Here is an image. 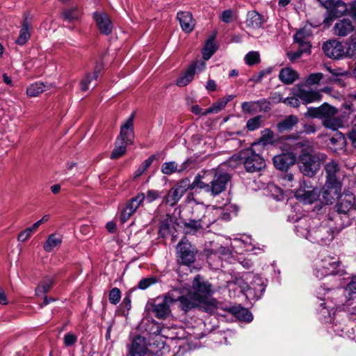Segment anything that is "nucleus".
<instances>
[{
	"label": "nucleus",
	"instance_id": "f257e3e1",
	"mask_svg": "<svg viewBox=\"0 0 356 356\" xmlns=\"http://www.w3.org/2000/svg\"><path fill=\"white\" fill-rule=\"evenodd\" d=\"M307 141L300 140L293 135L283 139V146L281 147L283 153L273 157V164L280 170L286 171L291 165H294L296 161V155L291 152L306 145Z\"/></svg>",
	"mask_w": 356,
	"mask_h": 356
},
{
	"label": "nucleus",
	"instance_id": "c9c22d12",
	"mask_svg": "<svg viewBox=\"0 0 356 356\" xmlns=\"http://www.w3.org/2000/svg\"><path fill=\"white\" fill-rule=\"evenodd\" d=\"M54 284L52 277H47L44 278L35 289V293L38 296L42 295L48 292Z\"/></svg>",
	"mask_w": 356,
	"mask_h": 356
},
{
	"label": "nucleus",
	"instance_id": "603ef678",
	"mask_svg": "<svg viewBox=\"0 0 356 356\" xmlns=\"http://www.w3.org/2000/svg\"><path fill=\"white\" fill-rule=\"evenodd\" d=\"M157 279L155 277H149L142 279L138 284V288L141 290H145L150 286L156 284Z\"/></svg>",
	"mask_w": 356,
	"mask_h": 356
},
{
	"label": "nucleus",
	"instance_id": "0eeeda50",
	"mask_svg": "<svg viewBox=\"0 0 356 356\" xmlns=\"http://www.w3.org/2000/svg\"><path fill=\"white\" fill-rule=\"evenodd\" d=\"M326 173V181L318 199L321 203L330 205L332 204L334 199V162L331 161L325 167Z\"/></svg>",
	"mask_w": 356,
	"mask_h": 356
},
{
	"label": "nucleus",
	"instance_id": "7ed1b4c3",
	"mask_svg": "<svg viewBox=\"0 0 356 356\" xmlns=\"http://www.w3.org/2000/svg\"><path fill=\"white\" fill-rule=\"evenodd\" d=\"M175 254L178 264L191 266L196 260L197 250L188 240L184 238L176 245Z\"/></svg>",
	"mask_w": 356,
	"mask_h": 356
},
{
	"label": "nucleus",
	"instance_id": "a878e982",
	"mask_svg": "<svg viewBox=\"0 0 356 356\" xmlns=\"http://www.w3.org/2000/svg\"><path fill=\"white\" fill-rule=\"evenodd\" d=\"M299 78V74L295 70L286 67L282 68L279 74L280 80L284 84H292Z\"/></svg>",
	"mask_w": 356,
	"mask_h": 356
},
{
	"label": "nucleus",
	"instance_id": "6ab92c4d",
	"mask_svg": "<svg viewBox=\"0 0 356 356\" xmlns=\"http://www.w3.org/2000/svg\"><path fill=\"white\" fill-rule=\"evenodd\" d=\"M296 197L298 200L305 204H312L319 197V193L317 188L307 187V189L300 188L296 192Z\"/></svg>",
	"mask_w": 356,
	"mask_h": 356
},
{
	"label": "nucleus",
	"instance_id": "e2e57ef3",
	"mask_svg": "<svg viewBox=\"0 0 356 356\" xmlns=\"http://www.w3.org/2000/svg\"><path fill=\"white\" fill-rule=\"evenodd\" d=\"M283 103L295 108L298 107L300 105V101L298 96L284 98L283 99Z\"/></svg>",
	"mask_w": 356,
	"mask_h": 356
},
{
	"label": "nucleus",
	"instance_id": "473e14b6",
	"mask_svg": "<svg viewBox=\"0 0 356 356\" xmlns=\"http://www.w3.org/2000/svg\"><path fill=\"white\" fill-rule=\"evenodd\" d=\"M63 19L67 22L78 21L81 16V11L78 7L65 9L63 11Z\"/></svg>",
	"mask_w": 356,
	"mask_h": 356
},
{
	"label": "nucleus",
	"instance_id": "f03ea898",
	"mask_svg": "<svg viewBox=\"0 0 356 356\" xmlns=\"http://www.w3.org/2000/svg\"><path fill=\"white\" fill-rule=\"evenodd\" d=\"M189 291L207 309L215 305L216 300L211 298L212 286L200 275L194 277Z\"/></svg>",
	"mask_w": 356,
	"mask_h": 356
},
{
	"label": "nucleus",
	"instance_id": "f3484780",
	"mask_svg": "<svg viewBox=\"0 0 356 356\" xmlns=\"http://www.w3.org/2000/svg\"><path fill=\"white\" fill-rule=\"evenodd\" d=\"M266 284L264 279L259 275H254L250 282L248 293L249 296H252L255 299H259L266 290Z\"/></svg>",
	"mask_w": 356,
	"mask_h": 356
},
{
	"label": "nucleus",
	"instance_id": "7c9ffc66",
	"mask_svg": "<svg viewBox=\"0 0 356 356\" xmlns=\"http://www.w3.org/2000/svg\"><path fill=\"white\" fill-rule=\"evenodd\" d=\"M62 241V236L57 234H52L49 236L47 241L43 245V248L46 252H51L60 246Z\"/></svg>",
	"mask_w": 356,
	"mask_h": 356
},
{
	"label": "nucleus",
	"instance_id": "393cba45",
	"mask_svg": "<svg viewBox=\"0 0 356 356\" xmlns=\"http://www.w3.org/2000/svg\"><path fill=\"white\" fill-rule=\"evenodd\" d=\"M227 311L233 314L241 321L249 323L252 321V313L246 308L241 306H232L227 309Z\"/></svg>",
	"mask_w": 356,
	"mask_h": 356
},
{
	"label": "nucleus",
	"instance_id": "79ce46f5",
	"mask_svg": "<svg viewBox=\"0 0 356 356\" xmlns=\"http://www.w3.org/2000/svg\"><path fill=\"white\" fill-rule=\"evenodd\" d=\"M202 177L200 175L197 174L192 183L189 181V186L188 190H193L195 188H199L200 189H204V191L208 193L209 184H206L203 182L202 180Z\"/></svg>",
	"mask_w": 356,
	"mask_h": 356
},
{
	"label": "nucleus",
	"instance_id": "3c124183",
	"mask_svg": "<svg viewBox=\"0 0 356 356\" xmlns=\"http://www.w3.org/2000/svg\"><path fill=\"white\" fill-rule=\"evenodd\" d=\"M272 72V67H268L265 70H263L252 76L250 79V81H253L254 83H259L261 81L264 77L270 74Z\"/></svg>",
	"mask_w": 356,
	"mask_h": 356
},
{
	"label": "nucleus",
	"instance_id": "b1692460",
	"mask_svg": "<svg viewBox=\"0 0 356 356\" xmlns=\"http://www.w3.org/2000/svg\"><path fill=\"white\" fill-rule=\"evenodd\" d=\"M318 1L327 10L322 25L323 29L328 28L334 21V0H318Z\"/></svg>",
	"mask_w": 356,
	"mask_h": 356
},
{
	"label": "nucleus",
	"instance_id": "680f3d73",
	"mask_svg": "<svg viewBox=\"0 0 356 356\" xmlns=\"http://www.w3.org/2000/svg\"><path fill=\"white\" fill-rule=\"evenodd\" d=\"M32 16L29 13H24L23 15V21L22 22V29H30L31 27Z\"/></svg>",
	"mask_w": 356,
	"mask_h": 356
},
{
	"label": "nucleus",
	"instance_id": "39448f33",
	"mask_svg": "<svg viewBox=\"0 0 356 356\" xmlns=\"http://www.w3.org/2000/svg\"><path fill=\"white\" fill-rule=\"evenodd\" d=\"M305 115L320 119L325 127L334 130V107L327 103H324L319 107L308 108Z\"/></svg>",
	"mask_w": 356,
	"mask_h": 356
},
{
	"label": "nucleus",
	"instance_id": "f8f14e48",
	"mask_svg": "<svg viewBox=\"0 0 356 356\" xmlns=\"http://www.w3.org/2000/svg\"><path fill=\"white\" fill-rule=\"evenodd\" d=\"M175 301L179 302V308L184 312H187L194 309H200L203 310L208 309L203 304H202L195 296L188 291L185 296H181Z\"/></svg>",
	"mask_w": 356,
	"mask_h": 356
},
{
	"label": "nucleus",
	"instance_id": "6e6d98bb",
	"mask_svg": "<svg viewBox=\"0 0 356 356\" xmlns=\"http://www.w3.org/2000/svg\"><path fill=\"white\" fill-rule=\"evenodd\" d=\"M29 29H21L19 35L16 40V43L19 45L25 44L30 38Z\"/></svg>",
	"mask_w": 356,
	"mask_h": 356
},
{
	"label": "nucleus",
	"instance_id": "49530a36",
	"mask_svg": "<svg viewBox=\"0 0 356 356\" xmlns=\"http://www.w3.org/2000/svg\"><path fill=\"white\" fill-rule=\"evenodd\" d=\"M154 156H152L145 160L143 163L138 167V168L134 172V177H138L140 175H142L147 170V168L151 165V164L153 162Z\"/></svg>",
	"mask_w": 356,
	"mask_h": 356
},
{
	"label": "nucleus",
	"instance_id": "2f4dec72",
	"mask_svg": "<svg viewBox=\"0 0 356 356\" xmlns=\"http://www.w3.org/2000/svg\"><path fill=\"white\" fill-rule=\"evenodd\" d=\"M354 197L352 194L341 195L339 198V202L337 204V211L339 213H346L353 207Z\"/></svg>",
	"mask_w": 356,
	"mask_h": 356
},
{
	"label": "nucleus",
	"instance_id": "c03bdc74",
	"mask_svg": "<svg viewBox=\"0 0 356 356\" xmlns=\"http://www.w3.org/2000/svg\"><path fill=\"white\" fill-rule=\"evenodd\" d=\"M161 170L164 175H170L178 172V165L175 161L165 162L162 164Z\"/></svg>",
	"mask_w": 356,
	"mask_h": 356
},
{
	"label": "nucleus",
	"instance_id": "4468645a",
	"mask_svg": "<svg viewBox=\"0 0 356 356\" xmlns=\"http://www.w3.org/2000/svg\"><path fill=\"white\" fill-rule=\"evenodd\" d=\"M93 19L99 31L104 35H109L113 30V23L109 16L104 12L93 13Z\"/></svg>",
	"mask_w": 356,
	"mask_h": 356
},
{
	"label": "nucleus",
	"instance_id": "5701e85b",
	"mask_svg": "<svg viewBox=\"0 0 356 356\" xmlns=\"http://www.w3.org/2000/svg\"><path fill=\"white\" fill-rule=\"evenodd\" d=\"M177 17L184 31L190 33L193 30L195 22L191 13L184 11L179 12L177 15Z\"/></svg>",
	"mask_w": 356,
	"mask_h": 356
},
{
	"label": "nucleus",
	"instance_id": "9b49d317",
	"mask_svg": "<svg viewBox=\"0 0 356 356\" xmlns=\"http://www.w3.org/2000/svg\"><path fill=\"white\" fill-rule=\"evenodd\" d=\"M134 113L129 117L120 128V135L117 137L118 143H124L131 145L134 143Z\"/></svg>",
	"mask_w": 356,
	"mask_h": 356
},
{
	"label": "nucleus",
	"instance_id": "412c9836",
	"mask_svg": "<svg viewBox=\"0 0 356 356\" xmlns=\"http://www.w3.org/2000/svg\"><path fill=\"white\" fill-rule=\"evenodd\" d=\"M147 351L145 339L140 336L135 337L129 346L127 356H144Z\"/></svg>",
	"mask_w": 356,
	"mask_h": 356
},
{
	"label": "nucleus",
	"instance_id": "a18cd8bd",
	"mask_svg": "<svg viewBox=\"0 0 356 356\" xmlns=\"http://www.w3.org/2000/svg\"><path fill=\"white\" fill-rule=\"evenodd\" d=\"M262 118L261 115H257L249 119L246 123L247 129L252 131L259 128L262 122Z\"/></svg>",
	"mask_w": 356,
	"mask_h": 356
},
{
	"label": "nucleus",
	"instance_id": "0e129e2a",
	"mask_svg": "<svg viewBox=\"0 0 356 356\" xmlns=\"http://www.w3.org/2000/svg\"><path fill=\"white\" fill-rule=\"evenodd\" d=\"M159 197H160L159 193L155 190H148L147 192V195L145 196L147 201L149 203L156 200Z\"/></svg>",
	"mask_w": 356,
	"mask_h": 356
},
{
	"label": "nucleus",
	"instance_id": "8fccbe9b",
	"mask_svg": "<svg viewBox=\"0 0 356 356\" xmlns=\"http://www.w3.org/2000/svg\"><path fill=\"white\" fill-rule=\"evenodd\" d=\"M324 77V74L321 72L311 74L305 81L306 86L318 84Z\"/></svg>",
	"mask_w": 356,
	"mask_h": 356
},
{
	"label": "nucleus",
	"instance_id": "13d9d810",
	"mask_svg": "<svg viewBox=\"0 0 356 356\" xmlns=\"http://www.w3.org/2000/svg\"><path fill=\"white\" fill-rule=\"evenodd\" d=\"M258 112H268L270 110V104L266 99L255 101Z\"/></svg>",
	"mask_w": 356,
	"mask_h": 356
},
{
	"label": "nucleus",
	"instance_id": "58836bf2",
	"mask_svg": "<svg viewBox=\"0 0 356 356\" xmlns=\"http://www.w3.org/2000/svg\"><path fill=\"white\" fill-rule=\"evenodd\" d=\"M127 145L128 144L124 143H118V140L116 139L115 143V148L111 154V159H117L122 156L127 151Z\"/></svg>",
	"mask_w": 356,
	"mask_h": 356
},
{
	"label": "nucleus",
	"instance_id": "bf43d9fd",
	"mask_svg": "<svg viewBox=\"0 0 356 356\" xmlns=\"http://www.w3.org/2000/svg\"><path fill=\"white\" fill-rule=\"evenodd\" d=\"M77 341V337L72 332H67L64 335L63 343L67 347H70L75 344Z\"/></svg>",
	"mask_w": 356,
	"mask_h": 356
},
{
	"label": "nucleus",
	"instance_id": "cd10ccee",
	"mask_svg": "<svg viewBox=\"0 0 356 356\" xmlns=\"http://www.w3.org/2000/svg\"><path fill=\"white\" fill-rule=\"evenodd\" d=\"M246 26L252 29H257L262 26L263 19L261 15L255 10L249 11L246 15Z\"/></svg>",
	"mask_w": 356,
	"mask_h": 356
},
{
	"label": "nucleus",
	"instance_id": "72a5a7b5",
	"mask_svg": "<svg viewBox=\"0 0 356 356\" xmlns=\"http://www.w3.org/2000/svg\"><path fill=\"white\" fill-rule=\"evenodd\" d=\"M298 122V118L296 115H289L284 120L277 124V129L280 131H284L291 129Z\"/></svg>",
	"mask_w": 356,
	"mask_h": 356
},
{
	"label": "nucleus",
	"instance_id": "69168bd1",
	"mask_svg": "<svg viewBox=\"0 0 356 356\" xmlns=\"http://www.w3.org/2000/svg\"><path fill=\"white\" fill-rule=\"evenodd\" d=\"M344 54L345 51L343 44L335 40V59L342 57Z\"/></svg>",
	"mask_w": 356,
	"mask_h": 356
},
{
	"label": "nucleus",
	"instance_id": "5fc2aeb1",
	"mask_svg": "<svg viewBox=\"0 0 356 356\" xmlns=\"http://www.w3.org/2000/svg\"><path fill=\"white\" fill-rule=\"evenodd\" d=\"M120 298H121L120 290L117 287L113 288L109 292V295H108L109 302L113 305H116L120 302Z\"/></svg>",
	"mask_w": 356,
	"mask_h": 356
},
{
	"label": "nucleus",
	"instance_id": "e433bc0d",
	"mask_svg": "<svg viewBox=\"0 0 356 356\" xmlns=\"http://www.w3.org/2000/svg\"><path fill=\"white\" fill-rule=\"evenodd\" d=\"M214 37L209 38L202 49V57L204 60H209L216 51V47L213 42Z\"/></svg>",
	"mask_w": 356,
	"mask_h": 356
},
{
	"label": "nucleus",
	"instance_id": "ea45409f",
	"mask_svg": "<svg viewBox=\"0 0 356 356\" xmlns=\"http://www.w3.org/2000/svg\"><path fill=\"white\" fill-rule=\"evenodd\" d=\"M45 85L41 82L31 84L27 89L26 93L30 97H37L44 91Z\"/></svg>",
	"mask_w": 356,
	"mask_h": 356
},
{
	"label": "nucleus",
	"instance_id": "c85d7f7f",
	"mask_svg": "<svg viewBox=\"0 0 356 356\" xmlns=\"http://www.w3.org/2000/svg\"><path fill=\"white\" fill-rule=\"evenodd\" d=\"M353 30V26L347 17L338 19L335 23V34L344 36L348 35Z\"/></svg>",
	"mask_w": 356,
	"mask_h": 356
},
{
	"label": "nucleus",
	"instance_id": "37998d69",
	"mask_svg": "<svg viewBox=\"0 0 356 356\" xmlns=\"http://www.w3.org/2000/svg\"><path fill=\"white\" fill-rule=\"evenodd\" d=\"M245 62L248 65L252 66L260 63V54L258 51H249L245 56Z\"/></svg>",
	"mask_w": 356,
	"mask_h": 356
},
{
	"label": "nucleus",
	"instance_id": "052dcab7",
	"mask_svg": "<svg viewBox=\"0 0 356 356\" xmlns=\"http://www.w3.org/2000/svg\"><path fill=\"white\" fill-rule=\"evenodd\" d=\"M220 19L226 24L231 23L233 21V11L231 9L224 10L220 15Z\"/></svg>",
	"mask_w": 356,
	"mask_h": 356
},
{
	"label": "nucleus",
	"instance_id": "aec40b11",
	"mask_svg": "<svg viewBox=\"0 0 356 356\" xmlns=\"http://www.w3.org/2000/svg\"><path fill=\"white\" fill-rule=\"evenodd\" d=\"M214 222V218L205 221L191 218L188 221H184L183 224L187 232L194 234L202 229L209 228Z\"/></svg>",
	"mask_w": 356,
	"mask_h": 356
},
{
	"label": "nucleus",
	"instance_id": "f704fd0d",
	"mask_svg": "<svg viewBox=\"0 0 356 356\" xmlns=\"http://www.w3.org/2000/svg\"><path fill=\"white\" fill-rule=\"evenodd\" d=\"M318 236L320 237L318 243L321 245H330L334 239V231L332 229H321L318 232Z\"/></svg>",
	"mask_w": 356,
	"mask_h": 356
},
{
	"label": "nucleus",
	"instance_id": "a211bd4d",
	"mask_svg": "<svg viewBox=\"0 0 356 356\" xmlns=\"http://www.w3.org/2000/svg\"><path fill=\"white\" fill-rule=\"evenodd\" d=\"M197 67H199L200 70H202L205 67V63L202 61L193 62V63H191L190 66L188 67L185 74L179 79H177L176 84L179 87H184L188 85L193 80L195 73V69Z\"/></svg>",
	"mask_w": 356,
	"mask_h": 356
},
{
	"label": "nucleus",
	"instance_id": "dca6fc26",
	"mask_svg": "<svg viewBox=\"0 0 356 356\" xmlns=\"http://www.w3.org/2000/svg\"><path fill=\"white\" fill-rule=\"evenodd\" d=\"M294 42L298 44V49L303 54L309 55L311 54L310 35L305 29L297 31L294 36Z\"/></svg>",
	"mask_w": 356,
	"mask_h": 356
},
{
	"label": "nucleus",
	"instance_id": "4c0bfd02",
	"mask_svg": "<svg viewBox=\"0 0 356 356\" xmlns=\"http://www.w3.org/2000/svg\"><path fill=\"white\" fill-rule=\"evenodd\" d=\"M349 14V7L341 0L335 1V19L340 17H347Z\"/></svg>",
	"mask_w": 356,
	"mask_h": 356
},
{
	"label": "nucleus",
	"instance_id": "9d476101",
	"mask_svg": "<svg viewBox=\"0 0 356 356\" xmlns=\"http://www.w3.org/2000/svg\"><path fill=\"white\" fill-rule=\"evenodd\" d=\"M189 179L185 178L179 181L168 193L165 197V203L170 206L175 205L188 190Z\"/></svg>",
	"mask_w": 356,
	"mask_h": 356
},
{
	"label": "nucleus",
	"instance_id": "774afa93",
	"mask_svg": "<svg viewBox=\"0 0 356 356\" xmlns=\"http://www.w3.org/2000/svg\"><path fill=\"white\" fill-rule=\"evenodd\" d=\"M349 137L352 140L353 145L356 148V120L353 122V129L349 134Z\"/></svg>",
	"mask_w": 356,
	"mask_h": 356
},
{
	"label": "nucleus",
	"instance_id": "09e8293b",
	"mask_svg": "<svg viewBox=\"0 0 356 356\" xmlns=\"http://www.w3.org/2000/svg\"><path fill=\"white\" fill-rule=\"evenodd\" d=\"M323 53L329 58L334 56V40L330 39L322 45Z\"/></svg>",
	"mask_w": 356,
	"mask_h": 356
},
{
	"label": "nucleus",
	"instance_id": "c756f323",
	"mask_svg": "<svg viewBox=\"0 0 356 356\" xmlns=\"http://www.w3.org/2000/svg\"><path fill=\"white\" fill-rule=\"evenodd\" d=\"M234 95H229L225 97L219 99L216 102L213 104L211 106L205 110L203 115H208L210 113H218L222 111L227 105V104L234 99Z\"/></svg>",
	"mask_w": 356,
	"mask_h": 356
},
{
	"label": "nucleus",
	"instance_id": "338daca9",
	"mask_svg": "<svg viewBox=\"0 0 356 356\" xmlns=\"http://www.w3.org/2000/svg\"><path fill=\"white\" fill-rule=\"evenodd\" d=\"M32 233L33 232L31 231V229L27 228L19 234L18 240L19 241L24 242L31 237Z\"/></svg>",
	"mask_w": 356,
	"mask_h": 356
},
{
	"label": "nucleus",
	"instance_id": "de8ad7c7",
	"mask_svg": "<svg viewBox=\"0 0 356 356\" xmlns=\"http://www.w3.org/2000/svg\"><path fill=\"white\" fill-rule=\"evenodd\" d=\"M329 299H330L329 297L323 298V300H326L327 302L321 304V306H323V307L320 312V315L321 316V319L326 323H328V322L332 323V318L331 317V314H330V310L326 307L324 306L327 303V302L329 301Z\"/></svg>",
	"mask_w": 356,
	"mask_h": 356
},
{
	"label": "nucleus",
	"instance_id": "1a4fd4ad",
	"mask_svg": "<svg viewBox=\"0 0 356 356\" xmlns=\"http://www.w3.org/2000/svg\"><path fill=\"white\" fill-rule=\"evenodd\" d=\"M229 179L230 176L228 173L221 170L216 171L212 180L209 184L208 193L213 196L218 195L225 190Z\"/></svg>",
	"mask_w": 356,
	"mask_h": 356
},
{
	"label": "nucleus",
	"instance_id": "2eb2a0df",
	"mask_svg": "<svg viewBox=\"0 0 356 356\" xmlns=\"http://www.w3.org/2000/svg\"><path fill=\"white\" fill-rule=\"evenodd\" d=\"M314 275L319 279H323L334 274L333 258L328 257L321 259L314 269Z\"/></svg>",
	"mask_w": 356,
	"mask_h": 356
},
{
	"label": "nucleus",
	"instance_id": "bb28decb",
	"mask_svg": "<svg viewBox=\"0 0 356 356\" xmlns=\"http://www.w3.org/2000/svg\"><path fill=\"white\" fill-rule=\"evenodd\" d=\"M191 214L192 218L205 221L211 219L212 213L208 211L203 204H196L192 207Z\"/></svg>",
	"mask_w": 356,
	"mask_h": 356
},
{
	"label": "nucleus",
	"instance_id": "6e6552de",
	"mask_svg": "<svg viewBox=\"0 0 356 356\" xmlns=\"http://www.w3.org/2000/svg\"><path fill=\"white\" fill-rule=\"evenodd\" d=\"M175 302V300L170 296L165 297L162 300L156 299L153 302H148L146 309L152 312L154 316L159 319H165L170 316L171 310L170 304Z\"/></svg>",
	"mask_w": 356,
	"mask_h": 356
},
{
	"label": "nucleus",
	"instance_id": "423d86ee",
	"mask_svg": "<svg viewBox=\"0 0 356 356\" xmlns=\"http://www.w3.org/2000/svg\"><path fill=\"white\" fill-rule=\"evenodd\" d=\"M325 157L324 155H321V157H319L303 150L298 161L300 170L305 176L313 177L320 169L319 160H324Z\"/></svg>",
	"mask_w": 356,
	"mask_h": 356
},
{
	"label": "nucleus",
	"instance_id": "20e7f679",
	"mask_svg": "<svg viewBox=\"0 0 356 356\" xmlns=\"http://www.w3.org/2000/svg\"><path fill=\"white\" fill-rule=\"evenodd\" d=\"M239 157L244 168L248 172H259L266 167V162L264 158L252 148L241 151L239 154Z\"/></svg>",
	"mask_w": 356,
	"mask_h": 356
},
{
	"label": "nucleus",
	"instance_id": "a19ab883",
	"mask_svg": "<svg viewBox=\"0 0 356 356\" xmlns=\"http://www.w3.org/2000/svg\"><path fill=\"white\" fill-rule=\"evenodd\" d=\"M98 77V72L95 71L92 73L87 74L81 81L80 86L82 91H86L89 88V84L92 80H97Z\"/></svg>",
	"mask_w": 356,
	"mask_h": 356
},
{
	"label": "nucleus",
	"instance_id": "864d4df0",
	"mask_svg": "<svg viewBox=\"0 0 356 356\" xmlns=\"http://www.w3.org/2000/svg\"><path fill=\"white\" fill-rule=\"evenodd\" d=\"M241 108L243 112L254 114L258 112L255 102H245L241 104Z\"/></svg>",
	"mask_w": 356,
	"mask_h": 356
},
{
	"label": "nucleus",
	"instance_id": "4d7b16f0",
	"mask_svg": "<svg viewBox=\"0 0 356 356\" xmlns=\"http://www.w3.org/2000/svg\"><path fill=\"white\" fill-rule=\"evenodd\" d=\"M170 232V224L168 220L161 221L159 225V235L161 237H165Z\"/></svg>",
	"mask_w": 356,
	"mask_h": 356
},
{
	"label": "nucleus",
	"instance_id": "ddd939ff",
	"mask_svg": "<svg viewBox=\"0 0 356 356\" xmlns=\"http://www.w3.org/2000/svg\"><path fill=\"white\" fill-rule=\"evenodd\" d=\"M145 199V194L141 193L130 200V201L126 204L125 207L122 211L120 216V220L122 223L126 222L130 218V217L135 213L137 209L143 202Z\"/></svg>",
	"mask_w": 356,
	"mask_h": 356
},
{
	"label": "nucleus",
	"instance_id": "4be33fe9",
	"mask_svg": "<svg viewBox=\"0 0 356 356\" xmlns=\"http://www.w3.org/2000/svg\"><path fill=\"white\" fill-rule=\"evenodd\" d=\"M296 95L299 99L307 104L320 101L322 98L320 91L313 90L312 89L307 90L300 85L298 86V92Z\"/></svg>",
	"mask_w": 356,
	"mask_h": 356
}]
</instances>
